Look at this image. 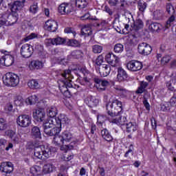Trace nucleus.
I'll return each instance as SVG.
<instances>
[{"label":"nucleus","mask_w":176,"mask_h":176,"mask_svg":"<svg viewBox=\"0 0 176 176\" xmlns=\"http://www.w3.org/2000/svg\"><path fill=\"white\" fill-rule=\"evenodd\" d=\"M60 76H62L63 79L59 80V89L66 98H70L71 92L68 89H79V85L72 86V84L71 83L72 81L68 79V78L71 76V69L63 70L60 73Z\"/></svg>","instance_id":"nucleus-1"},{"label":"nucleus","mask_w":176,"mask_h":176,"mask_svg":"<svg viewBox=\"0 0 176 176\" xmlns=\"http://www.w3.org/2000/svg\"><path fill=\"white\" fill-rule=\"evenodd\" d=\"M106 109L109 116L114 119L116 116H119L122 113V111H123L122 102L118 99H113L106 105Z\"/></svg>","instance_id":"nucleus-2"},{"label":"nucleus","mask_w":176,"mask_h":176,"mask_svg":"<svg viewBox=\"0 0 176 176\" xmlns=\"http://www.w3.org/2000/svg\"><path fill=\"white\" fill-rule=\"evenodd\" d=\"M52 155V148L48 146H40L34 149V156L37 159L46 160Z\"/></svg>","instance_id":"nucleus-3"},{"label":"nucleus","mask_w":176,"mask_h":176,"mask_svg":"<svg viewBox=\"0 0 176 176\" xmlns=\"http://www.w3.org/2000/svg\"><path fill=\"white\" fill-rule=\"evenodd\" d=\"M3 82L6 86L16 87L20 83V78L16 74L9 72L6 74Z\"/></svg>","instance_id":"nucleus-4"},{"label":"nucleus","mask_w":176,"mask_h":176,"mask_svg":"<svg viewBox=\"0 0 176 176\" xmlns=\"http://www.w3.org/2000/svg\"><path fill=\"white\" fill-rule=\"evenodd\" d=\"M31 116L27 114H23L16 118V124L19 127H28L31 124Z\"/></svg>","instance_id":"nucleus-5"},{"label":"nucleus","mask_w":176,"mask_h":176,"mask_svg":"<svg viewBox=\"0 0 176 176\" xmlns=\"http://www.w3.org/2000/svg\"><path fill=\"white\" fill-rule=\"evenodd\" d=\"M142 62L140 60H132L127 63L126 68L131 72H137V71H141L142 69Z\"/></svg>","instance_id":"nucleus-6"},{"label":"nucleus","mask_w":176,"mask_h":176,"mask_svg":"<svg viewBox=\"0 0 176 176\" xmlns=\"http://www.w3.org/2000/svg\"><path fill=\"white\" fill-rule=\"evenodd\" d=\"M74 10V5L71 3H63L58 8V12L60 14H69Z\"/></svg>","instance_id":"nucleus-7"},{"label":"nucleus","mask_w":176,"mask_h":176,"mask_svg":"<svg viewBox=\"0 0 176 176\" xmlns=\"http://www.w3.org/2000/svg\"><path fill=\"white\" fill-rule=\"evenodd\" d=\"M34 53V48L30 44H24L21 47V55L24 58H30Z\"/></svg>","instance_id":"nucleus-8"},{"label":"nucleus","mask_w":176,"mask_h":176,"mask_svg":"<svg viewBox=\"0 0 176 176\" xmlns=\"http://www.w3.org/2000/svg\"><path fill=\"white\" fill-rule=\"evenodd\" d=\"M13 164L12 162H2L0 165V171L4 173L6 176H10V174L13 173Z\"/></svg>","instance_id":"nucleus-9"},{"label":"nucleus","mask_w":176,"mask_h":176,"mask_svg":"<svg viewBox=\"0 0 176 176\" xmlns=\"http://www.w3.org/2000/svg\"><path fill=\"white\" fill-rule=\"evenodd\" d=\"M138 51L140 54L149 56V54L152 52V47L146 43H142L138 45Z\"/></svg>","instance_id":"nucleus-10"},{"label":"nucleus","mask_w":176,"mask_h":176,"mask_svg":"<svg viewBox=\"0 0 176 176\" xmlns=\"http://www.w3.org/2000/svg\"><path fill=\"white\" fill-rule=\"evenodd\" d=\"M94 83H96V87L99 91H104L107 89V86L109 85V82L107 80H101L97 77L93 79Z\"/></svg>","instance_id":"nucleus-11"},{"label":"nucleus","mask_w":176,"mask_h":176,"mask_svg":"<svg viewBox=\"0 0 176 176\" xmlns=\"http://www.w3.org/2000/svg\"><path fill=\"white\" fill-rule=\"evenodd\" d=\"M51 122H55V126H59L61 127L63 124H67L69 123V119L65 116V114H60L58 117L52 119Z\"/></svg>","instance_id":"nucleus-12"},{"label":"nucleus","mask_w":176,"mask_h":176,"mask_svg":"<svg viewBox=\"0 0 176 176\" xmlns=\"http://www.w3.org/2000/svg\"><path fill=\"white\" fill-rule=\"evenodd\" d=\"M0 63L5 67H11L14 63V56L10 54H6L0 58Z\"/></svg>","instance_id":"nucleus-13"},{"label":"nucleus","mask_w":176,"mask_h":176,"mask_svg":"<svg viewBox=\"0 0 176 176\" xmlns=\"http://www.w3.org/2000/svg\"><path fill=\"white\" fill-rule=\"evenodd\" d=\"M44 28L50 32H56L58 28V23H57V21H56L48 20L45 22Z\"/></svg>","instance_id":"nucleus-14"},{"label":"nucleus","mask_w":176,"mask_h":176,"mask_svg":"<svg viewBox=\"0 0 176 176\" xmlns=\"http://www.w3.org/2000/svg\"><path fill=\"white\" fill-rule=\"evenodd\" d=\"M105 60L111 67H116V65L119 63V57L116 56L112 52L106 55Z\"/></svg>","instance_id":"nucleus-15"},{"label":"nucleus","mask_w":176,"mask_h":176,"mask_svg":"<svg viewBox=\"0 0 176 176\" xmlns=\"http://www.w3.org/2000/svg\"><path fill=\"white\" fill-rule=\"evenodd\" d=\"M33 118L36 122H43L45 118H46L45 110L43 109H36L33 112Z\"/></svg>","instance_id":"nucleus-16"},{"label":"nucleus","mask_w":176,"mask_h":176,"mask_svg":"<svg viewBox=\"0 0 176 176\" xmlns=\"http://www.w3.org/2000/svg\"><path fill=\"white\" fill-rule=\"evenodd\" d=\"M30 135L33 140H42L41 129L38 126H32Z\"/></svg>","instance_id":"nucleus-17"},{"label":"nucleus","mask_w":176,"mask_h":176,"mask_svg":"<svg viewBox=\"0 0 176 176\" xmlns=\"http://www.w3.org/2000/svg\"><path fill=\"white\" fill-rule=\"evenodd\" d=\"M85 102L89 108H94L98 105L100 100L94 96H89L85 99Z\"/></svg>","instance_id":"nucleus-18"},{"label":"nucleus","mask_w":176,"mask_h":176,"mask_svg":"<svg viewBox=\"0 0 176 176\" xmlns=\"http://www.w3.org/2000/svg\"><path fill=\"white\" fill-rule=\"evenodd\" d=\"M98 71L100 75L105 78L111 74V65L103 64L99 67Z\"/></svg>","instance_id":"nucleus-19"},{"label":"nucleus","mask_w":176,"mask_h":176,"mask_svg":"<svg viewBox=\"0 0 176 176\" xmlns=\"http://www.w3.org/2000/svg\"><path fill=\"white\" fill-rule=\"evenodd\" d=\"M127 78H129V74L122 67H119L118 69V75H117V80L118 82H124V80H127Z\"/></svg>","instance_id":"nucleus-20"},{"label":"nucleus","mask_w":176,"mask_h":176,"mask_svg":"<svg viewBox=\"0 0 176 176\" xmlns=\"http://www.w3.org/2000/svg\"><path fill=\"white\" fill-rule=\"evenodd\" d=\"M25 3V0L14 1L12 3V6H11V12H14L15 13H17V10H19V9L24 8Z\"/></svg>","instance_id":"nucleus-21"},{"label":"nucleus","mask_w":176,"mask_h":176,"mask_svg":"<svg viewBox=\"0 0 176 176\" xmlns=\"http://www.w3.org/2000/svg\"><path fill=\"white\" fill-rule=\"evenodd\" d=\"M127 118L124 116L122 118L120 115L116 116L115 118H112L111 123H115L118 126H124V124H127Z\"/></svg>","instance_id":"nucleus-22"},{"label":"nucleus","mask_w":176,"mask_h":176,"mask_svg":"<svg viewBox=\"0 0 176 176\" xmlns=\"http://www.w3.org/2000/svg\"><path fill=\"white\" fill-rule=\"evenodd\" d=\"M17 12H12L10 14H8L7 24L8 25H13L17 23Z\"/></svg>","instance_id":"nucleus-23"},{"label":"nucleus","mask_w":176,"mask_h":176,"mask_svg":"<svg viewBox=\"0 0 176 176\" xmlns=\"http://www.w3.org/2000/svg\"><path fill=\"white\" fill-rule=\"evenodd\" d=\"M138 89L135 91V94H142L146 93V87L149 86V82L145 81H140Z\"/></svg>","instance_id":"nucleus-24"},{"label":"nucleus","mask_w":176,"mask_h":176,"mask_svg":"<svg viewBox=\"0 0 176 176\" xmlns=\"http://www.w3.org/2000/svg\"><path fill=\"white\" fill-rule=\"evenodd\" d=\"M101 135L103 140L107 142H112V141H113V137H112V135H111V133H109V131L107 129H104L101 131Z\"/></svg>","instance_id":"nucleus-25"},{"label":"nucleus","mask_w":176,"mask_h":176,"mask_svg":"<svg viewBox=\"0 0 176 176\" xmlns=\"http://www.w3.org/2000/svg\"><path fill=\"white\" fill-rule=\"evenodd\" d=\"M54 126H56L55 121H52V119H50L47 122H45L43 125L44 133L45 134H47L49 131H50V129H53Z\"/></svg>","instance_id":"nucleus-26"},{"label":"nucleus","mask_w":176,"mask_h":176,"mask_svg":"<svg viewBox=\"0 0 176 176\" xmlns=\"http://www.w3.org/2000/svg\"><path fill=\"white\" fill-rule=\"evenodd\" d=\"M57 107L54 106H51L47 109V115L51 119H56V115H57Z\"/></svg>","instance_id":"nucleus-27"},{"label":"nucleus","mask_w":176,"mask_h":176,"mask_svg":"<svg viewBox=\"0 0 176 176\" xmlns=\"http://www.w3.org/2000/svg\"><path fill=\"white\" fill-rule=\"evenodd\" d=\"M61 131V126L54 125V126L50 129L49 133H47V135H50V137H56V135H58L60 132Z\"/></svg>","instance_id":"nucleus-28"},{"label":"nucleus","mask_w":176,"mask_h":176,"mask_svg":"<svg viewBox=\"0 0 176 176\" xmlns=\"http://www.w3.org/2000/svg\"><path fill=\"white\" fill-rule=\"evenodd\" d=\"M162 26L160 23H151L149 25H148V30L151 32H159L160 31V30H162Z\"/></svg>","instance_id":"nucleus-29"},{"label":"nucleus","mask_w":176,"mask_h":176,"mask_svg":"<svg viewBox=\"0 0 176 176\" xmlns=\"http://www.w3.org/2000/svg\"><path fill=\"white\" fill-rule=\"evenodd\" d=\"M54 170H56V166L52 164L48 163L44 165L43 172L44 174H49L50 173H53Z\"/></svg>","instance_id":"nucleus-30"},{"label":"nucleus","mask_w":176,"mask_h":176,"mask_svg":"<svg viewBox=\"0 0 176 176\" xmlns=\"http://www.w3.org/2000/svg\"><path fill=\"white\" fill-rule=\"evenodd\" d=\"M28 85L30 89H32L33 90L39 89L41 87V85L39 84V82H38V80H35V79L30 80L28 82Z\"/></svg>","instance_id":"nucleus-31"},{"label":"nucleus","mask_w":176,"mask_h":176,"mask_svg":"<svg viewBox=\"0 0 176 176\" xmlns=\"http://www.w3.org/2000/svg\"><path fill=\"white\" fill-rule=\"evenodd\" d=\"M126 133H134L137 131V124L135 122H129L126 124Z\"/></svg>","instance_id":"nucleus-32"},{"label":"nucleus","mask_w":176,"mask_h":176,"mask_svg":"<svg viewBox=\"0 0 176 176\" xmlns=\"http://www.w3.org/2000/svg\"><path fill=\"white\" fill-rule=\"evenodd\" d=\"M6 134L11 140H13L14 142H19V138L16 137V131L9 129L6 131Z\"/></svg>","instance_id":"nucleus-33"},{"label":"nucleus","mask_w":176,"mask_h":176,"mask_svg":"<svg viewBox=\"0 0 176 176\" xmlns=\"http://www.w3.org/2000/svg\"><path fill=\"white\" fill-rule=\"evenodd\" d=\"M62 138L63 139V142H70L72 140V133L68 131H65L62 133Z\"/></svg>","instance_id":"nucleus-34"},{"label":"nucleus","mask_w":176,"mask_h":176,"mask_svg":"<svg viewBox=\"0 0 176 176\" xmlns=\"http://www.w3.org/2000/svg\"><path fill=\"white\" fill-rule=\"evenodd\" d=\"M30 67L33 68V69H41V68L43 67V63L40 60H32Z\"/></svg>","instance_id":"nucleus-35"},{"label":"nucleus","mask_w":176,"mask_h":176,"mask_svg":"<svg viewBox=\"0 0 176 176\" xmlns=\"http://www.w3.org/2000/svg\"><path fill=\"white\" fill-rule=\"evenodd\" d=\"M154 20H162L163 16H164V12L163 10H157L153 13Z\"/></svg>","instance_id":"nucleus-36"},{"label":"nucleus","mask_w":176,"mask_h":176,"mask_svg":"<svg viewBox=\"0 0 176 176\" xmlns=\"http://www.w3.org/2000/svg\"><path fill=\"white\" fill-rule=\"evenodd\" d=\"M133 28L136 31L144 28V22L141 19H136L133 23Z\"/></svg>","instance_id":"nucleus-37"},{"label":"nucleus","mask_w":176,"mask_h":176,"mask_svg":"<svg viewBox=\"0 0 176 176\" xmlns=\"http://www.w3.org/2000/svg\"><path fill=\"white\" fill-rule=\"evenodd\" d=\"M87 5V0H76V6L79 9H85Z\"/></svg>","instance_id":"nucleus-38"},{"label":"nucleus","mask_w":176,"mask_h":176,"mask_svg":"<svg viewBox=\"0 0 176 176\" xmlns=\"http://www.w3.org/2000/svg\"><path fill=\"white\" fill-rule=\"evenodd\" d=\"M124 50V46L122 43H117L114 45L113 52L114 53H117L120 54Z\"/></svg>","instance_id":"nucleus-39"},{"label":"nucleus","mask_w":176,"mask_h":176,"mask_svg":"<svg viewBox=\"0 0 176 176\" xmlns=\"http://www.w3.org/2000/svg\"><path fill=\"white\" fill-rule=\"evenodd\" d=\"M38 101V99L36 95H32L26 100L27 104H30V105H34V104H36Z\"/></svg>","instance_id":"nucleus-40"},{"label":"nucleus","mask_w":176,"mask_h":176,"mask_svg":"<svg viewBox=\"0 0 176 176\" xmlns=\"http://www.w3.org/2000/svg\"><path fill=\"white\" fill-rule=\"evenodd\" d=\"M91 28L87 26H84L81 29V35H85V36H90L92 34Z\"/></svg>","instance_id":"nucleus-41"},{"label":"nucleus","mask_w":176,"mask_h":176,"mask_svg":"<svg viewBox=\"0 0 176 176\" xmlns=\"http://www.w3.org/2000/svg\"><path fill=\"white\" fill-rule=\"evenodd\" d=\"M175 23V16H174V14H172V15L168 18V19L166 21V23L165 24L166 28H170Z\"/></svg>","instance_id":"nucleus-42"},{"label":"nucleus","mask_w":176,"mask_h":176,"mask_svg":"<svg viewBox=\"0 0 176 176\" xmlns=\"http://www.w3.org/2000/svg\"><path fill=\"white\" fill-rule=\"evenodd\" d=\"M53 141L55 144H56V145H64L63 135H56V136L54 137Z\"/></svg>","instance_id":"nucleus-43"},{"label":"nucleus","mask_w":176,"mask_h":176,"mask_svg":"<svg viewBox=\"0 0 176 176\" xmlns=\"http://www.w3.org/2000/svg\"><path fill=\"white\" fill-rule=\"evenodd\" d=\"M67 46H72L73 47H78L80 46V43L79 41L75 40V39H68L67 41Z\"/></svg>","instance_id":"nucleus-44"},{"label":"nucleus","mask_w":176,"mask_h":176,"mask_svg":"<svg viewBox=\"0 0 176 176\" xmlns=\"http://www.w3.org/2000/svg\"><path fill=\"white\" fill-rule=\"evenodd\" d=\"M14 102L16 107H23L24 105V99L21 96H16Z\"/></svg>","instance_id":"nucleus-45"},{"label":"nucleus","mask_w":176,"mask_h":176,"mask_svg":"<svg viewBox=\"0 0 176 176\" xmlns=\"http://www.w3.org/2000/svg\"><path fill=\"white\" fill-rule=\"evenodd\" d=\"M160 61L162 65H166V64H168L171 61V56L170 55H165L161 58Z\"/></svg>","instance_id":"nucleus-46"},{"label":"nucleus","mask_w":176,"mask_h":176,"mask_svg":"<svg viewBox=\"0 0 176 176\" xmlns=\"http://www.w3.org/2000/svg\"><path fill=\"white\" fill-rule=\"evenodd\" d=\"M14 0H2L1 3L4 8H8L12 10V6H13V2Z\"/></svg>","instance_id":"nucleus-47"},{"label":"nucleus","mask_w":176,"mask_h":176,"mask_svg":"<svg viewBox=\"0 0 176 176\" xmlns=\"http://www.w3.org/2000/svg\"><path fill=\"white\" fill-rule=\"evenodd\" d=\"M34 50H36V53L40 55L45 52V50L43 49V45L38 43L35 44Z\"/></svg>","instance_id":"nucleus-48"},{"label":"nucleus","mask_w":176,"mask_h":176,"mask_svg":"<svg viewBox=\"0 0 176 176\" xmlns=\"http://www.w3.org/2000/svg\"><path fill=\"white\" fill-rule=\"evenodd\" d=\"M8 129V123L3 118H0V131H3Z\"/></svg>","instance_id":"nucleus-49"},{"label":"nucleus","mask_w":176,"mask_h":176,"mask_svg":"<svg viewBox=\"0 0 176 176\" xmlns=\"http://www.w3.org/2000/svg\"><path fill=\"white\" fill-rule=\"evenodd\" d=\"M0 24L1 25H8V14H3L0 17Z\"/></svg>","instance_id":"nucleus-50"},{"label":"nucleus","mask_w":176,"mask_h":176,"mask_svg":"<svg viewBox=\"0 0 176 176\" xmlns=\"http://www.w3.org/2000/svg\"><path fill=\"white\" fill-rule=\"evenodd\" d=\"M166 12L168 14H175V9H174V6L171 5V3L166 4Z\"/></svg>","instance_id":"nucleus-51"},{"label":"nucleus","mask_w":176,"mask_h":176,"mask_svg":"<svg viewBox=\"0 0 176 176\" xmlns=\"http://www.w3.org/2000/svg\"><path fill=\"white\" fill-rule=\"evenodd\" d=\"M58 174H62L63 175H68V166L61 165L60 167V173Z\"/></svg>","instance_id":"nucleus-52"},{"label":"nucleus","mask_w":176,"mask_h":176,"mask_svg":"<svg viewBox=\"0 0 176 176\" xmlns=\"http://www.w3.org/2000/svg\"><path fill=\"white\" fill-rule=\"evenodd\" d=\"M41 171V167L38 166H32L30 168V173L32 175H38V173Z\"/></svg>","instance_id":"nucleus-53"},{"label":"nucleus","mask_w":176,"mask_h":176,"mask_svg":"<svg viewBox=\"0 0 176 176\" xmlns=\"http://www.w3.org/2000/svg\"><path fill=\"white\" fill-rule=\"evenodd\" d=\"M93 52L95 54H100L102 52V46L98 45H94L92 47Z\"/></svg>","instance_id":"nucleus-54"},{"label":"nucleus","mask_w":176,"mask_h":176,"mask_svg":"<svg viewBox=\"0 0 176 176\" xmlns=\"http://www.w3.org/2000/svg\"><path fill=\"white\" fill-rule=\"evenodd\" d=\"M171 105L170 102H165L164 104H162L161 109L162 111H170L171 109Z\"/></svg>","instance_id":"nucleus-55"},{"label":"nucleus","mask_w":176,"mask_h":176,"mask_svg":"<svg viewBox=\"0 0 176 176\" xmlns=\"http://www.w3.org/2000/svg\"><path fill=\"white\" fill-rule=\"evenodd\" d=\"M71 56L74 57V58H79L82 57V52L80 50H74L71 53Z\"/></svg>","instance_id":"nucleus-56"},{"label":"nucleus","mask_w":176,"mask_h":176,"mask_svg":"<svg viewBox=\"0 0 176 176\" xmlns=\"http://www.w3.org/2000/svg\"><path fill=\"white\" fill-rule=\"evenodd\" d=\"M117 93L121 96V97H126V89L120 87H116Z\"/></svg>","instance_id":"nucleus-57"},{"label":"nucleus","mask_w":176,"mask_h":176,"mask_svg":"<svg viewBox=\"0 0 176 176\" xmlns=\"http://www.w3.org/2000/svg\"><path fill=\"white\" fill-rule=\"evenodd\" d=\"M35 38H38V34L35 33H31L29 36L24 38L23 41H25V42H28V41H31V39H35Z\"/></svg>","instance_id":"nucleus-58"},{"label":"nucleus","mask_w":176,"mask_h":176,"mask_svg":"<svg viewBox=\"0 0 176 176\" xmlns=\"http://www.w3.org/2000/svg\"><path fill=\"white\" fill-rule=\"evenodd\" d=\"M54 45H63L65 43V40L61 37H57L54 38Z\"/></svg>","instance_id":"nucleus-59"},{"label":"nucleus","mask_w":176,"mask_h":176,"mask_svg":"<svg viewBox=\"0 0 176 176\" xmlns=\"http://www.w3.org/2000/svg\"><path fill=\"white\" fill-rule=\"evenodd\" d=\"M97 120L98 124H102V123H104L105 120H107V116H98L97 118Z\"/></svg>","instance_id":"nucleus-60"},{"label":"nucleus","mask_w":176,"mask_h":176,"mask_svg":"<svg viewBox=\"0 0 176 176\" xmlns=\"http://www.w3.org/2000/svg\"><path fill=\"white\" fill-rule=\"evenodd\" d=\"M170 103L172 107H175V105H176V90H174L173 95L170 100Z\"/></svg>","instance_id":"nucleus-61"},{"label":"nucleus","mask_w":176,"mask_h":176,"mask_svg":"<svg viewBox=\"0 0 176 176\" xmlns=\"http://www.w3.org/2000/svg\"><path fill=\"white\" fill-rule=\"evenodd\" d=\"M102 63H104V58H102V56H99L96 60V65L101 67V65H102Z\"/></svg>","instance_id":"nucleus-62"},{"label":"nucleus","mask_w":176,"mask_h":176,"mask_svg":"<svg viewBox=\"0 0 176 176\" xmlns=\"http://www.w3.org/2000/svg\"><path fill=\"white\" fill-rule=\"evenodd\" d=\"M30 12L31 13H33L34 14H35V13H36V12H38V5L34 4V5L31 6L30 8Z\"/></svg>","instance_id":"nucleus-63"},{"label":"nucleus","mask_w":176,"mask_h":176,"mask_svg":"<svg viewBox=\"0 0 176 176\" xmlns=\"http://www.w3.org/2000/svg\"><path fill=\"white\" fill-rule=\"evenodd\" d=\"M45 43L46 46H52V45H55L54 38H46L45 41Z\"/></svg>","instance_id":"nucleus-64"}]
</instances>
